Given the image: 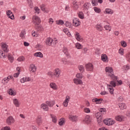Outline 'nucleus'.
<instances>
[{
  "instance_id": "nucleus-1",
  "label": "nucleus",
  "mask_w": 130,
  "mask_h": 130,
  "mask_svg": "<svg viewBox=\"0 0 130 130\" xmlns=\"http://www.w3.org/2000/svg\"><path fill=\"white\" fill-rule=\"evenodd\" d=\"M47 76L53 80L58 79L61 77V70L59 68H56L52 71H48L47 73Z\"/></svg>"
},
{
  "instance_id": "nucleus-2",
  "label": "nucleus",
  "mask_w": 130,
  "mask_h": 130,
  "mask_svg": "<svg viewBox=\"0 0 130 130\" xmlns=\"http://www.w3.org/2000/svg\"><path fill=\"white\" fill-rule=\"evenodd\" d=\"M106 74L108 77H110L111 79L113 81H117V77L114 75L113 73V68L111 67H107L105 69Z\"/></svg>"
},
{
  "instance_id": "nucleus-3",
  "label": "nucleus",
  "mask_w": 130,
  "mask_h": 130,
  "mask_svg": "<svg viewBox=\"0 0 130 130\" xmlns=\"http://www.w3.org/2000/svg\"><path fill=\"white\" fill-rule=\"evenodd\" d=\"M108 89L110 93L112 95L114 92V89L113 88H115L116 87V83L114 81H111L110 82V84L107 85Z\"/></svg>"
},
{
  "instance_id": "nucleus-4",
  "label": "nucleus",
  "mask_w": 130,
  "mask_h": 130,
  "mask_svg": "<svg viewBox=\"0 0 130 130\" xmlns=\"http://www.w3.org/2000/svg\"><path fill=\"white\" fill-rule=\"evenodd\" d=\"M32 23H33L34 25H39L40 23H41V20L38 16H33L32 18Z\"/></svg>"
},
{
  "instance_id": "nucleus-5",
  "label": "nucleus",
  "mask_w": 130,
  "mask_h": 130,
  "mask_svg": "<svg viewBox=\"0 0 130 130\" xmlns=\"http://www.w3.org/2000/svg\"><path fill=\"white\" fill-rule=\"evenodd\" d=\"M15 118L12 116H9L6 119V123L8 125H11L13 124V123H15Z\"/></svg>"
},
{
  "instance_id": "nucleus-6",
  "label": "nucleus",
  "mask_w": 130,
  "mask_h": 130,
  "mask_svg": "<svg viewBox=\"0 0 130 130\" xmlns=\"http://www.w3.org/2000/svg\"><path fill=\"white\" fill-rule=\"evenodd\" d=\"M85 68L86 71L88 72H93V70H94V67L93 66V64L91 63H87L85 65Z\"/></svg>"
},
{
  "instance_id": "nucleus-7",
  "label": "nucleus",
  "mask_w": 130,
  "mask_h": 130,
  "mask_svg": "<svg viewBox=\"0 0 130 130\" xmlns=\"http://www.w3.org/2000/svg\"><path fill=\"white\" fill-rule=\"evenodd\" d=\"M115 121L112 120L111 119H106L104 120V123L106 125H112L114 124Z\"/></svg>"
},
{
  "instance_id": "nucleus-8",
  "label": "nucleus",
  "mask_w": 130,
  "mask_h": 130,
  "mask_svg": "<svg viewBox=\"0 0 130 130\" xmlns=\"http://www.w3.org/2000/svg\"><path fill=\"white\" fill-rule=\"evenodd\" d=\"M73 24L74 27H78V26L81 25V21H80L78 18H75L73 20Z\"/></svg>"
},
{
  "instance_id": "nucleus-9",
  "label": "nucleus",
  "mask_w": 130,
  "mask_h": 130,
  "mask_svg": "<svg viewBox=\"0 0 130 130\" xmlns=\"http://www.w3.org/2000/svg\"><path fill=\"white\" fill-rule=\"evenodd\" d=\"M102 114H101V113H100V112H98L96 113H95V116L99 123H100V122L102 121Z\"/></svg>"
},
{
  "instance_id": "nucleus-10",
  "label": "nucleus",
  "mask_w": 130,
  "mask_h": 130,
  "mask_svg": "<svg viewBox=\"0 0 130 130\" xmlns=\"http://www.w3.org/2000/svg\"><path fill=\"white\" fill-rule=\"evenodd\" d=\"M6 15L8 18L11 19V20H15V16L13 14V12L11 11V10H7L6 11Z\"/></svg>"
},
{
  "instance_id": "nucleus-11",
  "label": "nucleus",
  "mask_w": 130,
  "mask_h": 130,
  "mask_svg": "<svg viewBox=\"0 0 130 130\" xmlns=\"http://www.w3.org/2000/svg\"><path fill=\"white\" fill-rule=\"evenodd\" d=\"M1 47L5 52H9V46L5 43H2Z\"/></svg>"
},
{
  "instance_id": "nucleus-12",
  "label": "nucleus",
  "mask_w": 130,
  "mask_h": 130,
  "mask_svg": "<svg viewBox=\"0 0 130 130\" xmlns=\"http://www.w3.org/2000/svg\"><path fill=\"white\" fill-rule=\"evenodd\" d=\"M71 100V97L70 96L67 95L66 97V99L63 103V105L64 107H68L69 105V102H70V100Z\"/></svg>"
},
{
  "instance_id": "nucleus-13",
  "label": "nucleus",
  "mask_w": 130,
  "mask_h": 130,
  "mask_svg": "<svg viewBox=\"0 0 130 130\" xmlns=\"http://www.w3.org/2000/svg\"><path fill=\"white\" fill-rule=\"evenodd\" d=\"M84 122H85V123H91L92 122V119L91 118V117L90 115H87L85 116L84 119L83 120Z\"/></svg>"
},
{
  "instance_id": "nucleus-14",
  "label": "nucleus",
  "mask_w": 130,
  "mask_h": 130,
  "mask_svg": "<svg viewBox=\"0 0 130 130\" xmlns=\"http://www.w3.org/2000/svg\"><path fill=\"white\" fill-rule=\"evenodd\" d=\"M52 42H53V39L51 38H47L45 41V43L47 46H51Z\"/></svg>"
},
{
  "instance_id": "nucleus-15",
  "label": "nucleus",
  "mask_w": 130,
  "mask_h": 130,
  "mask_svg": "<svg viewBox=\"0 0 130 130\" xmlns=\"http://www.w3.org/2000/svg\"><path fill=\"white\" fill-rule=\"evenodd\" d=\"M37 70V68L34 64H31L29 67V71L31 73H35Z\"/></svg>"
},
{
  "instance_id": "nucleus-16",
  "label": "nucleus",
  "mask_w": 130,
  "mask_h": 130,
  "mask_svg": "<svg viewBox=\"0 0 130 130\" xmlns=\"http://www.w3.org/2000/svg\"><path fill=\"white\" fill-rule=\"evenodd\" d=\"M12 101L15 107H19L21 106V102L19 101V100L17 99H13Z\"/></svg>"
},
{
  "instance_id": "nucleus-17",
  "label": "nucleus",
  "mask_w": 130,
  "mask_h": 130,
  "mask_svg": "<svg viewBox=\"0 0 130 130\" xmlns=\"http://www.w3.org/2000/svg\"><path fill=\"white\" fill-rule=\"evenodd\" d=\"M101 59L104 62H108L109 59H108V56L105 54H103L101 55Z\"/></svg>"
},
{
  "instance_id": "nucleus-18",
  "label": "nucleus",
  "mask_w": 130,
  "mask_h": 130,
  "mask_svg": "<svg viewBox=\"0 0 130 130\" xmlns=\"http://www.w3.org/2000/svg\"><path fill=\"white\" fill-rule=\"evenodd\" d=\"M49 86L51 89L54 90H56L58 89V86L56 85V83L54 82H51L49 84Z\"/></svg>"
},
{
  "instance_id": "nucleus-19",
  "label": "nucleus",
  "mask_w": 130,
  "mask_h": 130,
  "mask_svg": "<svg viewBox=\"0 0 130 130\" xmlns=\"http://www.w3.org/2000/svg\"><path fill=\"white\" fill-rule=\"evenodd\" d=\"M41 109H42L44 111H48L49 110V108L48 106L44 103H43L41 105Z\"/></svg>"
},
{
  "instance_id": "nucleus-20",
  "label": "nucleus",
  "mask_w": 130,
  "mask_h": 130,
  "mask_svg": "<svg viewBox=\"0 0 130 130\" xmlns=\"http://www.w3.org/2000/svg\"><path fill=\"white\" fill-rule=\"evenodd\" d=\"M74 35L77 41L82 42L83 41V39H82V37H81V36H80V34L78 32L76 31Z\"/></svg>"
},
{
  "instance_id": "nucleus-21",
  "label": "nucleus",
  "mask_w": 130,
  "mask_h": 130,
  "mask_svg": "<svg viewBox=\"0 0 130 130\" xmlns=\"http://www.w3.org/2000/svg\"><path fill=\"white\" fill-rule=\"evenodd\" d=\"M73 82L75 85H83V81L78 78H74L73 79Z\"/></svg>"
},
{
  "instance_id": "nucleus-22",
  "label": "nucleus",
  "mask_w": 130,
  "mask_h": 130,
  "mask_svg": "<svg viewBox=\"0 0 130 130\" xmlns=\"http://www.w3.org/2000/svg\"><path fill=\"white\" fill-rule=\"evenodd\" d=\"M103 101V99H98V98H94L92 100V102H96V104H101L102 103V102Z\"/></svg>"
},
{
  "instance_id": "nucleus-23",
  "label": "nucleus",
  "mask_w": 130,
  "mask_h": 130,
  "mask_svg": "<svg viewBox=\"0 0 130 130\" xmlns=\"http://www.w3.org/2000/svg\"><path fill=\"white\" fill-rule=\"evenodd\" d=\"M46 104L48 106H49V107H53V105L55 104V102H54V101H48L46 102Z\"/></svg>"
},
{
  "instance_id": "nucleus-24",
  "label": "nucleus",
  "mask_w": 130,
  "mask_h": 130,
  "mask_svg": "<svg viewBox=\"0 0 130 130\" xmlns=\"http://www.w3.org/2000/svg\"><path fill=\"white\" fill-rule=\"evenodd\" d=\"M34 56L36 57H40L42 58L43 57V54L41 52H37L34 54Z\"/></svg>"
},
{
  "instance_id": "nucleus-25",
  "label": "nucleus",
  "mask_w": 130,
  "mask_h": 130,
  "mask_svg": "<svg viewBox=\"0 0 130 130\" xmlns=\"http://www.w3.org/2000/svg\"><path fill=\"white\" fill-rule=\"evenodd\" d=\"M36 122L38 125H39V126H40V125L42 124L43 121L42 120V119L41 118V117H38L36 119Z\"/></svg>"
},
{
  "instance_id": "nucleus-26",
  "label": "nucleus",
  "mask_w": 130,
  "mask_h": 130,
  "mask_svg": "<svg viewBox=\"0 0 130 130\" xmlns=\"http://www.w3.org/2000/svg\"><path fill=\"white\" fill-rule=\"evenodd\" d=\"M50 116L52 118V122H53V123H56V122H57V118H56V116H55V115L51 114Z\"/></svg>"
},
{
  "instance_id": "nucleus-27",
  "label": "nucleus",
  "mask_w": 130,
  "mask_h": 130,
  "mask_svg": "<svg viewBox=\"0 0 130 130\" xmlns=\"http://www.w3.org/2000/svg\"><path fill=\"white\" fill-rule=\"evenodd\" d=\"M73 8L74 9V10H78V9H79V3L76 2V1H74L73 3Z\"/></svg>"
},
{
  "instance_id": "nucleus-28",
  "label": "nucleus",
  "mask_w": 130,
  "mask_h": 130,
  "mask_svg": "<svg viewBox=\"0 0 130 130\" xmlns=\"http://www.w3.org/2000/svg\"><path fill=\"white\" fill-rule=\"evenodd\" d=\"M115 119L117 121H122V120H124V116L122 115H118L116 116Z\"/></svg>"
},
{
  "instance_id": "nucleus-29",
  "label": "nucleus",
  "mask_w": 130,
  "mask_h": 130,
  "mask_svg": "<svg viewBox=\"0 0 130 130\" xmlns=\"http://www.w3.org/2000/svg\"><path fill=\"white\" fill-rule=\"evenodd\" d=\"M95 29L98 31L101 32L103 30V27H102V25L98 24L95 25Z\"/></svg>"
},
{
  "instance_id": "nucleus-30",
  "label": "nucleus",
  "mask_w": 130,
  "mask_h": 130,
  "mask_svg": "<svg viewBox=\"0 0 130 130\" xmlns=\"http://www.w3.org/2000/svg\"><path fill=\"white\" fill-rule=\"evenodd\" d=\"M69 118L70 120H71L72 121H77V116L70 115Z\"/></svg>"
},
{
  "instance_id": "nucleus-31",
  "label": "nucleus",
  "mask_w": 130,
  "mask_h": 130,
  "mask_svg": "<svg viewBox=\"0 0 130 130\" xmlns=\"http://www.w3.org/2000/svg\"><path fill=\"white\" fill-rule=\"evenodd\" d=\"M105 13L107 14L108 15H112L113 14L114 12L113 11L109 8H107L105 9Z\"/></svg>"
},
{
  "instance_id": "nucleus-32",
  "label": "nucleus",
  "mask_w": 130,
  "mask_h": 130,
  "mask_svg": "<svg viewBox=\"0 0 130 130\" xmlns=\"http://www.w3.org/2000/svg\"><path fill=\"white\" fill-rule=\"evenodd\" d=\"M91 4L89 3H86L82 7V9H83V10H88Z\"/></svg>"
},
{
  "instance_id": "nucleus-33",
  "label": "nucleus",
  "mask_w": 130,
  "mask_h": 130,
  "mask_svg": "<svg viewBox=\"0 0 130 130\" xmlns=\"http://www.w3.org/2000/svg\"><path fill=\"white\" fill-rule=\"evenodd\" d=\"M16 70L17 71V72L13 75L14 78H18V77H19V75H20V73L21 72L20 71V68L17 67L16 68Z\"/></svg>"
},
{
  "instance_id": "nucleus-34",
  "label": "nucleus",
  "mask_w": 130,
  "mask_h": 130,
  "mask_svg": "<svg viewBox=\"0 0 130 130\" xmlns=\"http://www.w3.org/2000/svg\"><path fill=\"white\" fill-rule=\"evenodd\" d=\"M40 9L44 13H48V12H49L48 10H46L45 9V5L44 4L40 5Z\"/></svg>"
},
{
  "instance_id": "nucleus-35",
  "label": "nucleus",
  "mask_w": 130,
  "mask_h": 130,
  "mask_svg": "<svg viewBox=\"0 0 130 130\" xmlns=\"http://www.w3.org/2000/svg\"><path fill=\"white\" fill-rule=\"evenodd\" d=\"M26 36V31L25 30H22L19 35V37L22 39H25V36Z\"/></svg>"
},
{
  "instance_id": "nucleus-36",
  "label": "nucleus",
  "mask_w": 130,
  "mask_h": 130,
  "mask_svg": "<svg viewBox=\"0 0 130 130\" xmlns=\"http://www.w3.org/2000/svg\"><path fill=\"white\" fill-rule=\"evenodd\" d=\"M0 58H7V55L6 53L0 50Z\"/></svg>"
},
{
  "instance_id": "nucleus-37",
  "label": "nucleus",
  "mask_w": 130,
  "mask_h": 130,
  "mask_svg": "<svg viewBox=\"0 0 130 130\" xmlns=\"http://www.w3.org/2000/svg\"><path fill=\"white\" fill-rule=\"evenodd\" d=\"M63 32L65 33V34H67L69 37H72V35L71 34V32H70V31H69V29L68 28H65L63 30Z\"/></svg>"
},
{
  "instance_id": "nucleus-38",
  "label": "nucleus",
  "mask_w": 130,
  "mask_h": 130,
  "mask_svg": "<svg viewBox=\"0 0 130 130\" xmlns=\"http://www.w3.org/2000/svg\"><path fill=\"white\" fill-rule=\"evenodd\" d=\"M119 107L121 109H126V105L124 103H119L118 104Z\"/></svg>"
},
{
  "instance_id": "nucleus-39",
  "label": "nucleus",
  "mask_w": 130,
  "mask_h": 130,
  "mask_svg": "<svg viewBox=\"0 0 130 130\" xmlns=\"http://www.w3.org/2000/svg\"><path fill=\"white\" fill-rule=\"evenodd\" d=\"M65 120L66 119L64 118H61L59 120V125H60V126H61V125H63V124H64Z\"/></svg>"
},
{
  "instance_id": "nucleus-40",
  "label": "nucleus",
  "mask_w": 130,
  "mask_h": 130,
  "mask_svg": "<svg viewBox=\"0 0 130 130\" xmlns=\"http://www.w3.org/2000/svg\"><path fill=\"white\" fill-rule=\"evenodd\" d=\"M75 47L77 49H82L83 48V45L80 44V43H76L75 44Z\"/></svg>"
},
{
  "instance_id": "nucleus-41",
  "label": "nucleus",
  "mask_w": 130,
  "mask_h": 130,
  "mask_svg": "<svg viewBox=\"0 0 130 130\" xmlns=\"http://www.w3.org/2000/svg\"><path fill=\"white\" fill-rule=\"evenodd\" d=\"M61 62H62V63L65 65L69 64L70 61L68 60V59H67L66 58H63L61 59Z\"/></svg>"
},
{
  "instance_id": "nucleus-42",
  "label": "nucleus",
  "mask_w": 130,
  "mask_h": 130,
  "mask_svg": "<svg viewBox=\"0 0 130 130\" xmlns=\"http://www.w3.org/2000/svg\"><path fill=\"white\" fill-rule=\"evenodd\" d=\"M8 58L11 63L14 61V57L10 54H8Z\"/></svg>"
},
{
  "instance_id": "nucleus-43",
  "label": "nucleus",
  "mask_w": 130,
  "mask_h": 130,
  "mask_svg": "<svg viewBox=\"0 0 130 130\" xmlns=\"http://www.w3.org/2000/svg\"><path fill=\"white\" fill-rule=\"evenodd\" d=\"M56 24L57 25H62L63 24H64V22L62 20H58L56 21Z\"/></svg>"
},
{
  "instance_id": "nucleus-44",
  "label": "nucleus",
  "mask_w": 130,
  "mask_h": 130,
  "mask_svg": "<svg viewBox=\"0 0 130 130\" xmlns=\"http://www.w3.org/2000/svg\"><path fill=\"white\" fill-rule=\"evenodd\" d=\"M93 10L95 13H97V14H100L101 13V9L98 7H94Z\"/></svg>"
},
{
  "instance_id": "nucleus-45",
  "label": "nucleus",
  "mask_w": 130,
  "mask_h": 130,
  "mask_svg": "<svg viewBox=\"0 0 130 130\" xmlns=\"http://www.w3.org/2000/svg\"><path fill=\"white\" fill-rule=\"evenodd\" d=\"M8 93L9 95H11V96H15L16 95V92H15V91H14L12 89H9Z\"/></svg>"
},
{
  "instance_id": "nucleus-46",
  "label": "nucleus",
  "mask_w": 130,
  "mask_h": 130,
  "mask_svg": "<svg viewBox=\"0 0 130 130\" xmlns=\"http://www.w3.org/2000/svg\"><path fill=\"white\" fill-rule=\"evenodd\" d=\"M27 3L31 9L33 8V2H32V0H27Z\"/></svg>"
},
{
  "instance_id": "nucleus-47",
  "label": "nucleus",
  "mask_w": 130,
  "mask_h": 130,
  "mask_svg": "<svg viewBox=\"0 0 130 130\" xmlns=\"http://www.w3.org/2000/svg\"><path fill=\"white\" fill-rule=\"evenodd\" d=\"M78 17L79 18H80V19H84V13H83L82 12H79L78 13Z\"/></svg>"
},
{
  "instance_id": "nucleus-48",
  "label": "nucleus",
  "mask_w": 130,
  "mask_h": 130,
  "mask_svg": "<svg viewBox=\"0 0 130 130\" xmlns=\"http://www.w3.org/2000/svg\"><path fill=\"white\" fill-rule=\"evenodd\" d=\"M104 28L105 29V30H109V32L110 31H111V26L108 24L105 25Z\"/></svg>"
},
{
  "instance_id": "nucleus-49",
  "label": "nucleus",
  "mask_w": 130,
  "mask_h": 130,
  "mask_svg": "<svg viewBox=\"0 0 130 130\" xmlns=\"http://www.w3.org/2000/svg\"><path fill=\"white\" fill-rule=\"evenodd\" d=\"M118 52L121 55H123V54H124V49L122 48H120L119 49Z\"/></svg>"
},
{
  "instance_id": "nucleus-50",
  "label": "nucleus",
  "mask_w": 130,
  "mask_h": 130,
  "mask_svg": "<svg viewBox=\"0 0 130 130\" xmlns=\"http://www.w3.org/2000/svg\"><path fill=\"white\" fill-rule=\"evenodd\" d=\"M123 71H128L129 70V66L128 64L125 65L122 68Z\"/></svg>"
},
{
  "instance_id": "nucleus-51",
  "label": "nucleus",
  "mask_w": 130,
  "mask_h": 130,
  "mask_svg": "<svg viewBox=\"0 0 130 130\" xmlns=\"http://www.w3.org/2000/svg\"><path fill=\"white\" fill-rule=\"evenodd\" d=\"M78 69H79L80 72H81V73H83V72H84V71H85V68H84V66H83L82 65L79 66Z\"/></svg>"
},
{
  "instance_id": "nucleus-52",
  "label": "nucleus",
  "mask_w": 130,
  "mask_h": 130,
  "mask_svg": "<svg viewBox=\"0 0 130 130\" xmlns=\"http://www.w3.org/2000/svg\"><path fill=\"white\" fill-rule=\"evenodd\" d=\"M99 111L101 114H104L105 112H106V109L105 108H101Z\"/></svg>"
},
{
  "instance_id": "nucleus-53",
  "label": "nucleus",
  "mask_w": 130,
  "mask_h": 130,
  "mask_svg": "<svg viewBox=\"0 0 130 130\" xmlns=\"http://www.w3.org/2000/svg\"><path fill=\"white\" fill-rule=\"evenodd\" d=\"M2 83H3V84H4V85H6V84H8V83H9V81H8L7 77L4 78L2 80Z\"/></svg>"
},
{
  "instance_id": "nucleus-54",
  "label": "nucleus",
  "mask_w": 130,
  "mask_h": 130,
  "mask_svg": "<svg viewBox=\"0 0 130 130\" xmlns=\"http://www.w3.org/2000/svg\"><path fill=\"white\" fill-rule=\"evenodd\" d=\"M83 111L85 113H90V112H91V110H90V109L86 107L83 109Z\"/></svg>"
},
{
  "instance_id": "nucleus-55",
  "label": "nucleus",
  "mask_w": 130,
  "mask_h": 130,
  "mask_svg": "<svg viewBox=\"0 0 130 130\" xmlns=\"http://www.w3.org/2000/svg\"><path fill=\"white\" fill-rule=\"evenodd\" d=\"M34 10L35 11V13H36V14H39L40 13V9H39L38 7H35Z\"/></svg>"
},
{
  "instance_id": "nucleus-56",
  "label": "nucleus",
  "mask_w": 130,
  "mask_h": 130,
  "mask_svg": "<svg viewBox=\"0 0 130 130\" xmlns=\"http://www.w3.org/2000/svg\"><path fill=\"white\" fill-rule=\"evenodd\" d=\"M121 45L123 47H126V46H127V44H126V42L124 41H121Z\"/></svg>"
},
{
  "instance_id": "nucleus-57",
  "label": "nucleus",
  "mask_w": 130,
  "mask_h": 130,
  "mask_svg": "<svg viewBox=\"0 0 130 130\" xmlns=\"http://www.w3.org/2000/svg\"><path fill=\"white\" fill-rule=\"evenodd\" d=\"M31 35L33 37H38V34H37V32L34 30L32 31Z\"/></svg>"
},
{
  "instance_id": "nucleus-58",
  "label": "nucleus",
  "mask_w": 130,
  "mask_h": 130,
  "mask_svg": "<svg viewBox=\"0 0 130 130\" xmlns=\"http://www.w3.org/2000/svg\"><path fill=\"white\" fill-rule=\"evenodd\" d=\"M76 78H77V79H82L83 78V75L82 74V73H78L77 74H76Z\"/></svg>"
},
{
  "instance_id": "nucleus-59",
  "label": "nucleus",
  "mask_w": 130,
  "mask_h": 130,
  "mask_svg": "<svg viewBox=\"0 0 130 130\" xmlns=\"http://www.w3.org/2000/svg\"><path fill=\"white\" fill-rule=\"evenodd\" d=\"M17 60L18 61H24V60H25V57L20 56L18 58Z\"/></svg>"
},
{
  "instance_id": "nucleus-60",
  "label": "nucleus",
  "mask_w": 130,
  "mask_h": 130,
  "mask_svg": "<svg viewBox=\"0 0 130 130\" xmlns=\"http://www.w3.org/2000/svg\"><path fill=\"white\" fill-rule=\"evenodd\" d=\"M91 4L92 6H97L98 5V2L96 0H91Z\"/></svg>"
},
{
  "instance_id": "nucleus-61",
  "label": "nucleus",
  "mask_w": 130,
  "mask_h": 130,
  "mask_svg": "<svg viewBox=\"0 0 130 130\" xmlns=\"http://www.w3.org/2000/svg\"><path fill=\"white\" fill-rule=\"evenodd\" d=\"M100 94L102 95V96H104V95H108V92L104 90L100 92Z\"/></svg>"
},
{
  "instance_id": "nucleus-62",
  "label": "nucleus",
  "mask_w": 130,
  "mask_h": 130,
  "mask_svg": "<svg viewBox=\"0 0 130 130\" xmlns=\"http://www.w3.org/2000/svg\"><path fill=\"white\" fill-rule=\"evenodd\" d=\"M71 25L72 24L69 21H66V22L65 23V25L66 26V27H68V28H71Z\"/></svg>"
},
{
  "instance_id": "nucleus-63",
  "label": "nucleus",
  "mask_w": 130,
  "mask_h": 130,
  "mask_svg": "<svg viewBox=\"0 0 130 130\" xmlns=\"http://www.w3.org/2000/svg\"><path fill=\"white\" fill-rule=\"evenodd\" d=\"M1 130H11V127L9 126H6L3 127Z\"/></svg>"
},
{
  "instance_id": "nucleus-64",
  "label": "nucleus",
  "mask_w": 130,
  "mask_h": 130,
  "mask_svg": "<svg viewBox=\"0 0 130 130\" xmlns=\"http://www.w3.org/2000/svg\"><path fill=\"white\" fill-rule=\"evenodd\" d=\"M126 57L128 60V61L130 62V53H128L126 55Z\"/></svg>"
}]
</instances>
